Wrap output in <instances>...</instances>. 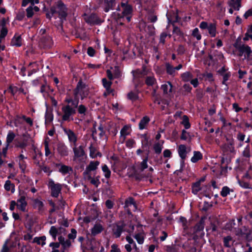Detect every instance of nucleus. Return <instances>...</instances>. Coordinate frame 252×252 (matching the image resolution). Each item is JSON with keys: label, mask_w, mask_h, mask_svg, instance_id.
I'll return each instance as SVG.
<instances>
[{"label": "nucleus", "mask_w": 252, "mask_h": 252, "mask_svg": "<svg viewBox=\"0 0 252 252\" xmlns=\"http://www.w3.org/2000/svg\"><path fill=\"white\" fill-rule=\"evenodd\" d=\"M78 112L79 114H80L83 116H85V115H86V114L87 113V108L85 105H84L83 104H81L78 106Z\"/></svg>", "instance_id": "obj_44"}, {"label": "nucleus", "mask_w": 252, "mask_h": 252, "mask_svg": "<svg viewBox=\"0 0 252 252\" xmlns=\"http://www.w3.org/2000/svg\"><path fill=\"white\" fill-rule=\"evenodd\" d=\"M32 206L36 209L40 214H43L45 210L43 202L39 198H34L32 200Z\"/></svg>", "instance_id": "obj_8"}, {"label": "nucleus", "mask_w": 252, "mask_h": 252, "mask_svg": "<svg viewBox=\"0 0 252 252\" xmlns=\"http://www.w3.org/2000/svg\"><path fill=\"white\" fill-rule=\"evenodd\" d=\"M77 231L74 228L71 229V233L68 235V238L69 240H73L76 237Z\"/></svg>", "instance_id": "obj_53"}, {"label": "nucleus", "mask_w": 252, "mask_h": 252, "mask_svg": "<svg viewBox=\"0 0 252 252\" xmlns=\"http://www.w3.org/2000/svg\"><path fill=\"white\" fill-rule=\"evenodd\" d=\"M202 158V155L199 151H194L193 156L191 158V161L193 163H195L199 160Z\"/></svg>", "instance_id": "obj_31"}, {"label": "nucleus", "mask_w": 252, "mask_h": 252, "mask_svg": "<svg viewBox=\"0 0 252 252\" xmlns=\"http://www.w3.org/2000/svg\"><path fill=\"white\" fill-rule=\"evenodd\" d=\"M27 205L26 201V196L24 195H21L17 201V207L20 210L24 212Z\"/></svg>", "instance_id": "obj_13"}, {"label": "nucleus", "mask_w": 252, "mask_h": 252, "mask_svg": "<svg viewBox=\"0 0 252 252\" xmlns=\"http://www.w3.org/2000/svg\"><path fill=\"white\" fill-rule=\"evenodd\" d=\"M57 151L58 154L62 157L68 156L69 150L67 146L63 142H60L57 145Z\"/></svg>", "instance_id": "obj_9"}, {"label": "nucleus", "mask_w": 252, "mask_h": 252, "mask_svg": "<svg viewBox=\"0 0 252 252\" xmlns=\"http://www.w3.org/2000/svg\"><path fill=\"white\" fill-rule=\"evenodd\" d=\"M178 154L180 157L183 160L182 162L184 163V160L187 157V148L185 145H180L178 147Z\"/></svg>", "instance_id": "obj_18"}, {"label": "nucleus", "mask_w": 252, "mask_h": 252, "mask_svg": "<svg viewBox=\"0 0 252 252\" xmlns=\"http://www.w3.org/2000/svg\"><path fill=\"white\" fill-rule=\"evenodd\" d=\"M189 137V133L185 130H183L182 132V135L181 136V139L182 140H187L188 138Z\"/></svg>", "instance_id": "obj_60"}, {"label": "nucleus", "mask_w": 252, "mask_h": 252, "mask_svg": "<svg viewBox=\"0 0 252 252\" xmlns=\"http://www.w3.org/2000/svg\"><path fill=\"white\" fill-rule=\"evenodd\" d=\"M233 143H230V145L224 144L222 146V148L226 151H229L232 152L234 150V147L232 146Z\"/></svg>", "instance_id": "obj_59"}, {"label": "nucleus", "mask_w": 252, "mask_h": 252, "mask_svg": "<svg viewBox=\"0 0 252 252\" xmlns=\"http://www.w3.org/2000/svg\"><path fill=\"white\" fill-rule=\"evenodd\" d=\"M124 226L123 225H116L113 228V233L116 238L120 237L123 231Z\"/></svg>", "instance_id": "obj_24"}, {"label": "nucleus", "mask_w": 252, "mask_h": 252, "mask_svg": "<svg viewBox=\"0 0 252 252\" xmlns=\"http://www.w3.org/2000/svg\"><path fill=\"white\" fill-rule=\"evenodd\" d=\"M161 88L164 94L170 95L172 92V85L170 82H167L165 84L161 85Z\"/></svg>", "instance_id": "obj_20"}, {"label": "nucleus", "mask_w": 252, "mask_h": 252, "mask_svg": "<svg viewBox=\"0 0 252 252\" xmlns=\"http://www.w3.org/2000/svg\"><path fill=\"white\" fill-rule=\"evenodd\" d=\"M85 20L87 23L91 25H98L101 24L102 21L99 18V17L95 14H92L85 18Z\"/></svg>", "instance_id": "obj_10"}, {"label": "nucleus", "mask_w": 252, "mask_h": 252, "mask_svg": "<svg viewBox=\"0 0 252 252\" xmlns=\"http://www.w3.org/2000/svg\"><path fill=\"white\" fill-rule=\"evenodd\" d=\"M204 228V220L202 218L195 225L194 228L196 231L202 230Z\"/></svg>", "instance_id": "obj_39"}, {"label": "nucleus", "mask_w": 252, "mask_h": 252, "mask_svg": "<svg viewBox=\"0 0 252 252\" xmlns=\"http://www.w3.org/2000/svg\"><path fill=\"white\" fill-rule=\"evenodd\" d=\"M192 35L196 37V39L199 40H200L201 38V35L199 33V30L197 28L194 29L192 31Z\"/></svg>", "instance_id": "obj_54"}, {"label": "nucleus", "mask_w": 252, "mask_h": 252, "mask_svg": "<svg viewBox=\"0 0 252 252\" xmlns=\"http://www.w3.org/2000/svg\"><path fill=\"white\" fill-rule=\"evenodd\" d=\"M133 237L136 240L138 244H142L143 243L144 240V234L142 231L135 234L133 235Z\"/></svg>", "instance_id": "obj_30"}, {"label": "nucleus", "mask_w": 252, "mask_h": 252, "mask_svg": "<svg viewBox=\"0 0 252 252\" xmlns=\"http://www.w3.org/2000/svg\"><path fill=\"white\" fill-rule=\"evenodd\" d=\"M181 77L183 81L188 82L192 78V75L189 72H186L182 74Z\"/></svg>", "instance_id": "obj_43"}, {"label": "nucleus", "mask_w": 252, "mask_h": 252, "mask_svg": "<svg viewBox=\"0 0 252 252\" xmlns=\"http://www.w3.org/2000/svg\"><path fill=\"white\" fill-rule=\"evenodd\" d=\"M232 238L230 236L225 237L223 239L224 246L226 248H230L231 246Z\"/></svg>", "instance_id": "obj_37"}, {"label": "nucleus", "mask_w": 252, "mask_h": 252, "mask_svg": "<svg viewBox=\"0 0 252 252\" xmlns=\"http://www.w3.org/2000/svg\"><path fill=\"white\" fill-rule=\"evenodd\" d=\"M11 44L12 46L20 47L22 44L21 35H15L11 40Z\"/></svg>", "instance_id": "obj_22"}, {"label": "nucleus", "mask_w": 252, "mask_h": 252, "mask_svg": "<svg viewBox=\"0 0 252 252\" xmlns=\"http://www.w3.org/2000/svg\"><path fill=\"white\" fill-rule=\"evenodd\" d=\"M132 11V7L130 5H127L124 8V10L121 14H118V18H121L125 17V16L129 15Z\"/></svg>", "instance_id": "obj_27"}, {"label": "nucleus", "mask_w": 252, "mask_h": 252, "mask_svg": "<svg viewBox=\"0 0 252 252\" xmlns=\"http://www.w3.org/2000/svg\"><path fill=\"white\" fill-rule=\"evenodd\" d=\"M48 187L51 189V195L55 197H58L61 191L62 185L59 183H55L54 181L50 179L49 180Z\"/></svg>", "instance_id": "obj_6"}, {"label": "nucleus", "mask_w": 252, "mask_h": 252, "mask_svg": "<svg viewBox=\"0 0 252 252\" xmlns=\"http://www.w3.org/2000/svg\"><path fill=\"white\" fill-rule=\"evenodd\" d=\"M129 207H132V211H135L137 209L136 203L134 199L132 197H129L127 198L125 202L124 207L127 210L128 214L130 213V210L129 209Z\"/></svg>", "instance_id": "obj_11"}, {"label": "nucleus", "mask_w": 252, "mask_h": 252, "mask_svg": "<svg viewBox=\"0 0 252 252\" xmlns=\"http://www.w3.org/2000/svg\"><path fill=\"white\" fill-rule=\"evenodd\" d=\"M36 239L35 242L38 244H41L42 246H43L45 244V241H46V237L43 236L39 238H35V240Z\"/></svg>", "instance_id": "obj_51"}, {"label": "nucleus", "mask_w": 252, "mask_h": 252, "mask_svg": "<svg viewBox=\"0 0 252 252\" xmlns=\"http://www.w3.org/2000/svg\"><path fill=\"white\" fill-rule=\"evenodd\" d=\"M103 229L102 225L100 223L94 224L91 229V233L93 235L95 236L100 233Z\"/></svg>", "instance_id": "obj_21"}, {"label": "nucleus", "mask_w": 252, "mask_h": 252, "mask_svg": "<svg viewBox=\"0 0 252 252\" xmlns=\"http://www.w3.org/2000/svg\"><path fill=\"white\" fill-rule=\"evenodd\" d=\"M165 67L167 73L168 74L174 76L176 74V70L181 69L182 67V65L180 64L177 66L174 67L170 64L167 63L165 64Z\"/></svg>", "instance_id": "obj_14"}, {"label": "nucleus", "mask_w": 252, "mask_h": 252, "mask_svg": "<svg viewBox=\"0 0 252 252\" xmlns=\"http://www.w3.org/2000/svg\"><path fill=\"white\" fill-rule=\"evenodd\" d=\"M58 233V229L55 226H52L49 230V234L52 237L54 240H56L57 235Z\"/></svg>", "instance_id": "obj_40"}, {"label": "nucleus", "mask_w": 252, "mask_h": 252, "mask_svg": "<svg viewBox=\"0 0 252 252\" xmlns=\"http://www.w3.org/2000/svg\"><path fill=\"white\" fill-rule=\"evenodd\" d=\"M7 32L8 30L5 26V20L4 19H3V24L0 32V43L2 42V40L5 38L6 35L7 34Z\"/></svg>", "instance_id": "obj_28"}, {"label": "nucleus", "mask_w": 252, "mask_h": 252, "mask_svg": "<svg viewBox=\"0 0 252 252\" xmlns=\"http://www.w3.org/2000/svg\"><path fill=\"white\" fill-rule=\"evenodd\" d=\"M241 0H231V1L228 2V5L233 7L236 10H239L241 6Z\"/></svg>", "instance_id": "obj_26"}, {"label": "nucleus", "mask_w": 252, "mask_h": 252, "mask_svg": "<svg viewBox=\"0 0 252 252\" xmlns=\"http://www.w3.org/2000/svg\"><path fill=\"white\" fill-rule=\"evenodd\" d=\"M247 241L251 242L252 241V229L249 230L246 233H244Z\"/></svg>", "instance_id": "obj_57"}, {"label": "nucleus", "mask_w": 252, "mask_h": 252, "mask_svg": "<svg viewBox=\"0 0 252 252\" xmlns=\"http://www.w3.org/2000/svg\"><path fill=\"white\" fill-rule=\"evenodd\" d=\"M65 101L69 103H71L72 105L74 106V107H77L78 105V101L77 100H72V99H67L65 100Z\"/></svg>", "instance_id": "obj_63"}, {"label": "nucleus", "mask_w": 252, "mask_h": 252, "mask_svg": "<svg viewBox=\"0 0 252 252\" xmlns=\"http://www.w3.org/2000/svg\"><path fill=\"white\" fill-rule=\"evenodd\" d=\"M208 32L212 37H215L216 35V26L215 24L211 23L208 28Z\"/></svg>", "instance_id": "obj_35"}, {"label": "nucleus", "mask_w": 252, "mask_h": 252, "mask_svg": "<svg viewBox=\"0 0 252 252\" xmlns=\"http://www.w3.org/2000/svg\"><path fill=\"white\" fill-rule=\"evenodd\" d=\"M166 250L167 252H178L176 246H168Z\"/></svg>", "instance_id": "obj_61"}, {"label": "nucleus", "mask_w": 252, "mask_h": 252, "mask_svg": "<svg viewBox=\"0 0 252 252\" xmlns=\"http://www.w3.org/2000/svg\"><path fill=\"white\" fill-rule=\"evenodd\" d=\"M15 136V135L13 132L10 131L8 132V133L7 135V137H6V142L7 144V146H8V145L11 142H12V141L13 140Z\"/></svg>", "instance_id": "obj_47"}, {"label": "nucleus", "mask_w": 252, "mask_h": 252, "mask_svg": "<svg viewBox=\"0 0 252 252\" xmlns=\"http://www.w3.org/2000/svg\"><path fill=\"white\" fill-rule=\"evenodd\" d=\"M167 36V34L166 32H162L160 35V43H161L162 44H164L165 43V39L166 37Z\"/></svg>", "instance_id": "obj_64"}, {"label": "nucleus", "mask_w": 252, "mask_h": 252, "mask_svg": "<svg viewBox=\"0 0 252 252\" xmlns=\"http://www.w3.org/2000/svg\"><path fill=\"white\" fill-rule=\"evenodd\" d=\"M148 156H147L143 160V161L141 162L140 169L141 171H143L144 169H146L148 167Z\"/></svg>", "instance_id": "obj_45"}, {"label": "nucleus", "mask_w": 252, "mask_h": 252, "mask_svg": "<svg viewBox=\"0 0 252 252\" xmlns=\"http://www.w3.org/2000/svg\"><path fill=\"white\" fill-rule=\"evenodd\" d=\"M40 42L47 48H50L53 44L52 39L50 36H43L41 38Z\"/></svg>", "instance_id": "obj_16"}, {"label": "nucleus", "mask_w": 252, "mask_h": 252, "mask_svg": "<svg viewBox=\"0 0 252 252\" xmlns=\"http://www.w3.org/2000/svg\"><path fill=\"white\" fill-rule=\"evenodd\" d=\"M201 189L200 187V181H197L193 184L192 186V192L196 194Z\"/></svg>", "instance_id": "obj_33"}, {"label": "nucleus", "mask_w": 252, "mask_h": 252, "mask_svg": "<svg viewBox=\"0 0 252 252\" xmlns=\"http://www.w3.org/2000/svg\"><path fill=\"white\" fill-rule=\"evenodd\" d=\"M116 4V1L115 0H111L109 1H108L105 5V6L104 7V11L106 12H107L109 11L110 9H111L113 8V6L115 5Z\"/></svg>", "instance_id": "obj_38"}, {"label": "nucleus", "mask_w": 252, "mask_h": 252, "mask_svg": "<svg viewBox=\"0 0 252 252\" xmlns=\"http://www.w3.org/2000/svg\"><path fill=\"white\" fill-rule=\"evenodd\" d=\"M50 11L52 15L57 14L62 22L66 19L67 8L63 2L58 1L56 6L51 7Z\"/></svg>", "instance_id": "obj_1"}, {"label": "nucleus", "mask_w": 252, "mask_h": 252, "mask_svg": "<svg viewBox=\"0 0 252 252\" xmlns=\"http://www.w3.org/2000/svg\"><path fill=\"white\" fill-rule=\"evenodd\" d=\"M57 166H60V168L59 169V171L63 175H65L69 173L70 171H72V168L71 167L64 164H59Z\"/></svg>", "instance_id": "obj_19"}, {"label": "nucleus", "mask_w": 252, "mask_h": 252, "mask_svg": "<svg viewBox=\"0 0 252 252\" xmlns=\"http://www.w3.org/2000/svg\"><path fill=\"white\" fill-rule=\"evenodd\" d=\"M45 146V155L46 157H49L52 155V153L49 149V142L47 140L44 141Z\"/></svg>", "instance_id": "obj_46"}, {"label": "nucleus", "mask_w": 252, "mask_h": 252, "mask_svg": "<svg viewBox=\"0 0 252 252\" xmlns=\"http://www.w3.org/2000/svg\"><path fill=\"white\" fill-rule=\"evenodd\" d=\"M4 187L6 191H11L12 192H14L15 191V186L9 180L5 181Z\"/></svg>", "instance_id": "obj_32"}, {"label": "nucleus", "mask_w": 252, "mask_h": 252, "mask_svg": "<svg viewBox=\"0 0 252 252\" xmlns=\"http://www.w3.org/2000/svg\"><path fill=\"white\" fill-rule=\"evenodd\" d=\"M63 131L65 134L67 136L70 146H75V145L77 144L78 140L77 134L69 128H63Z\"/></svg>", "instance_id": "obj_7"}, {"label": "nucleus", "mask_w": 252, "mask_h": 252, "mask_svg": "<svg viewBox=\"0 0 252 252\" xmlns=\"http://www.w3.org/2000/svg\"><path fill=\"white\" fill-rule=\"evenodd\" d=\"M45 122L50 123L53 120V115L52 113L50 112H46L45 114Z\"/></svg>", "instance_id": "obj_55"}, {"label": "nucleus", "mask_w": 252, "mask_h": 252, "mask_svg": "<svg viewBox=\"0 0 252 252\" xmlns=\"http://www.w3.org/2000/svg\"><path fill=\"white\" fill-rule=\"evenodd\" d=\"M127 98L132 101H134L138 99V92L137 90L131 91L127 94Z\"/></svg>", "instance_id": "obj_25"}, {"label": "nucleus", "mask_w": 252, "mask_h": 252, "mask_svg": "<svg viewBox=\"0 0 252 252\" xmlns=\"http://www.w3.org/2000/svg\"><path fill=\"white\" fill-rule=\"evenodd\" d=\"M230 189L227 187H223L220 191V195L222 197H226L228 194L230 193Z\"/></svg>", "instance_id": "obj_49"}, {"label": "nucleus", "mask_w": 252, "mask_h": 252, "mask_svg": "<svg viewBox=\"0 0 252 252\" xmlns=\"http://www.w3.org/2000/svg\"><path fill=\"white\" fill-rule=\"evenodd\" d=\"M126 240L128 242V244L131 245L133 249H136L137 246L136 243L133 241V239L129 236H127L126 237Z\"/></svg>", "instance_id": "obj_50"}, {"label": "nucleus", "mask_w": 252, "mask_h": 252, "mask_svg": "<svg viewBox=\"0 0 252 252\" xmlns=\"http://www.w3.org/2000/svg\"><path fill=\"white\" fill-rule=\"evenodd\" d=\"M76 107H72L69 104L63 106L62 108L63 115L62 120L64 121L72 120V116L76 113Z\"/></svg>", "instance_id": "obj_3"}, {"label": "nucleus", "mask_w": 252, "mask_h": 252, "mask_svg": "<svg viewBox=\"0 0 252 252\" xmlns=\"http://www.w3.org/2000/svg\"><path fill=\"white\" fill-rule=\"evenodd\" d=\"M99 164L98 161H91L86 167V170L84 172L85 175H90V172L95 170Z\"/></svg>", "instance_id": "obj_12"}, {"label": "nucleus", "mask_w": 252, "mask_h": 252, "mask_svg": "<svg viewBox=\"0 0 252 252\" xmlns=\"http://www.w3.org/2000/svg\"><path fill=\"white\" fill-rule=\"evenodd\" d=\"M102 170L104 173V175L106 178L108 179L110 177L111 171L106 165L105 164L102 166Z\"/></svg>", "instance_id": "obj_42"}, {"label": "nucleus", "mask_w": 252, "mask_h": 252, "mask_svg": "<svg viewBox=\"0 0 252 252\" xmlns=\"http://www.w3.org/2000/svg\"><path fill=\"white\" fill-rule=\"evenodd\" d=\"M145 83L148 86H153L156 84V79L153 76H149L146 78Z\"/></svg>", "instance_id": "obj_36"}, {"label": "nucleus", "mask_w": 252, "mask_h": 252, "mask_svg": "<svg viewBox=\"0 0 252 252\" xmlns=\"http://www.w3.org/2000/svg\"><path fill=\"white\" fill-rule=\"evenodd\" d=\"M102 82L103 87L105 88L107 94H110L113 93V90L111 89L112 82L110 81H108L106 78L102 79Z\"/></svg>", "instance_id": "obj_23"}, {"label": "nucleus", "mask_w": 252, "mask_h": 252, "mask_svg": "<svg viewBox=\"0 0 252 252\" xmlns=\"http://www.w3.org/2000/svg\"><path fill=\"white\" fill-rule=\"evenodd\" d=\"M150 121V119L147 116L144 117L140 121L139 124V128L140 129H143L145 128L146 126Z\"/></svg>", "instance_id": "obj_29"}, {"label": "nucleus", "mask_w": 252, "mask_h": 252, "mask_svg": "<svg viewBox=\"0 0 252 252\" xmlns=\"http://www.w3.org/2000/svg\"><path fill=\"white\" fill-rule=\"evenodd\" d=\"M243 155L244 157L246 158H249L251 156L250 155V148L249 145H248L244 149L243 152Z\"/></svg>", "instance_id": "obj_58"}, {"label": "nucleus", "mask_w": 252, "mask_h": 252, "mask_svg": "<svg viewBox=\"0 0 252 252\" xmlns=\"http://www.w3.org/2000/svg\"><path fill=\"white\" fill-rule=\"evenodd\" d=\"M135 144V141L132 139H128L126 142V146L129 148H131Z\"/></svg>", "instance_id": "obj_62"}, {"label": "nucleus", "mask_w": 252, "mask_h": 252, "mask_svg": "<svg viewBox=\"0 0 252 252\" xmlns=\"http://www.w3.org/2000/svg\"><path fill=\"white\" fill-rule=\"evenodd\" d=\"M90 149V156L93 158H95L96 157H97V155L95 153V149L93 147L92 145L89 148Z\"/></svg>", "instance_id": "obj_56"}, {"label": "nucleus", "mask_w": 252, "mask_h": 252, "mask_svg": "<svg viewBox=\"0 0 252 252\" xmlns=\"http://www.w3.org/2000/svg\"><path fill=\"white\" fill-rule=\"evenodd\" d=\"M27 16L28 18H31L34 14L33 6H30L26 9Z\"/></svg>", "instance_id": "obj_52"}, {"label": "nucleus", "mask_w": 252, "mask_h": 252, "mask_svg": "<svg viewBox=\"0 0 252 252\" xmlns=\"http://www.w3.org/2000/svg\"><path fill=\"white\" fill-rule=\"evenodd\" d=\"M86 176H87L88 180L90 181L91 183L94 185L96 187H97L100 184V182L99 180V176L94 178H92L90 175H86Z\"/></svg>", "instance_id": "obj_34"}, {"label": "nucleus", "mask_w": 252, "mask_h": 252, "mask_svg": "<svg viewBox=\"0 0 252 252\" xmlns=\"http://www.w3.org/2000/svg\"><path fill=\"white\" fill-rule=\"evenodd\" d=\"M58 240L63 250L69 248L71 245V241L70 240H65L64 238L62 236H60L58 237Z\"/></svg>", "instance_id": "obj_17"}, {"label": "nucleus", "mask_w": 252, "mask_h": 252, "mask_svg": "<svg viewBox=\"0 0 252 252\" xmlns=\"http://www.w3.org/2000/svg\"><path fill=\"white\" fill-rule=\"evenodd\" d=\"M153 148L156 154H159L161 152L163 146L162 144L158 142L154 144Z\"/></svg>", "instance_id": "obj_41"}, {"label": "nucleus", "mask_w": 252, "mask_h": 252, "mask_svg": "<svg viewBox=\"0 0 252 252\" xmlns=\"http://www.w3.org/2000/svg\"><path fill=\"white\" fill-rule=\"evenodd\" d=\"M129 134V127L127 126H125L121 130L120 142L123 143L126 138V136Z\"/></svg>", "instance_id": "obj_15"}, {"label": "nucleus", "mask_w": 252, "mask_h": 252, "mask_svg": "<svg viewBox=\"0 0 252 252\" xmlns=\"http://www.w3.org/2000/svg\"><path fill=\"white\" fill-rule=\"evenodd\" d=\"M77 144H76L75 146H72V151L74 154L73 160L74 161H81L83 157L85 155V152L83 146L80 145L77 147Z\"/></svg>", "instance_id": "obj_5"}, {"label": "nucleus", "mask_w": 252, "mask_h": 252, "mask_svg": "<svg viewBox=\"0 0 252 252\" xmlns=\"http://www.w3.org/2000/svg\"><path fill=\"white\" fill-rule=\"evenodd\" d=\"M182 124L184 126L186 129H189L190 126V124L189 123V118L187 116L184 115L183 116Z\"/></svg>", "instance_id": "obj_48"}, {"label": "nucleus", "mask_w": 252, "mask_h": 252, "mask_svg": "<svg viewBox=\"0 0 252 252\" xmlns=\"http://www.w3.org/2000/svg\"><path fill=\"white\" fill-rule=\"evenodd\" d=\"M234 46L238 51V55L240 57H244V59H245L249 58L252 51L248 45L235 43Z\"/></svg>", "instance_id": "obj_4"}, {"label": "nucleus", "mask_w": 252, "mask_h": 252, "mask_svg": "<svg viewBox=\"0 0 252 252\" xmlns=\"http://www.w3.org/2000/svg\"><path fill=\"white\" fill-rule=\"evenodd\" d=\"M89 94L88 88L82 82H79L76 89L74 90L75 99L77 100L78 101L79 98L83 100L88 96Z\"/></svg>", "instance_id": "obj_2"}]
</instances>
